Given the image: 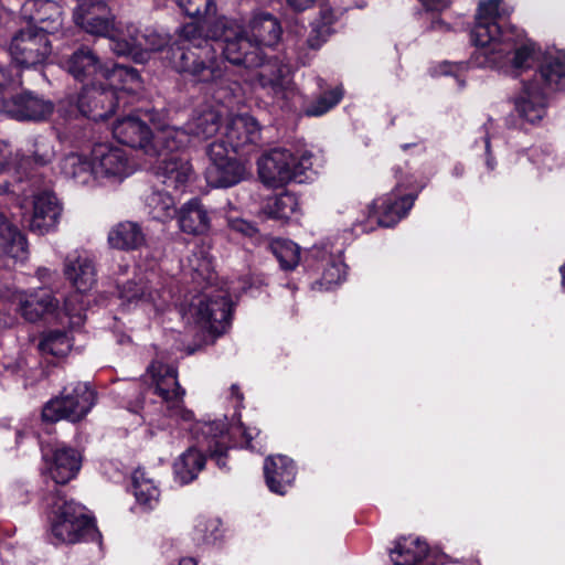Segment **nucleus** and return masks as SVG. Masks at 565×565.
<instances>
[{
	"instance_id": "obj_57",
	"label": "nucleus",
	"mask_w": 565,
	"mask_h": 565,
	"mask_svg": "<svg viewBox=\"0 0 565 565\" xmlns=\"http://www.w3.org/2000/svg\"><path fill=\"white\" fill-rule=\"evenodd\" d=\"M11 83V75L9 70L0 64V93L6 89Z\"/></svg>"
},
{
	"instance_id": "obj_48",
	"label": "nucleus",
	"mask_w": 565,
	"mask_h": 565,
	"mask_svg": "<svg viewBox=\"0 0 565 565\" xmlns=\"http://www.w3.org/2000/svg\"><path fill=\"white\" fill-rule=\"evenodd\" d=\"M331 21H317L311 24V32L308 35L307 44L310 49H319L327 40L330 34Z\"/></svg>"
},
{
	"instance_id": "obj_38",
	"label": "nucleus",
	"mask_w": 565,
	"mask_h": 565,
	"mask_svg": "<svg viewBox=\"0 0 565 565\" xmlns=\"http://www.w3.org/2000/svg\"><path fill=\"white\" fill-rule=\"evenodd\" d=\"M132 483L137 501L148 509H153L160 497V491L153 480L143 469H137L132 475Z\"/></svg>"
},
{
	"instance_id": "obj_8",
	"label": "nucleus",
	"mask_w": 565,
	"mask_h": 565,
	"mask_svg": "<svg viewBox=\"0 0 565 565\" xmlns=\"http://www.w3.org/2000/svg\"><path fill=\"white\" fill-rule=\"evenodd\" d=\"M209 163L205 168V179L213 188H230L248 177L246 164L234 156L224 140H216L206 147Z\"/></svg>"
},
{
	"instance_id": "obj_32",
	"label": "nucleus",
	"mask_w": 565,
	"mask_h": 565,
	"mask_svg": "<svg viewBox=\"0 0 565 565\" xmlns=\"http://www.w3.org/2000/svg\"><path fill=\"white\" fill-rule=\"evenodd\" d=\"M146 237L138 223L125 221L116 224L108 233V243L121 250L137 249L145 244Z\"/></svg>"
},
{
	"instance_id": "obj_55",
	"label": "nucleus",
	"mask_w": 565,
	"mask_h": 565,
	"mask_svg": "<svg viewBox=\"0 0 565 565\" xmlns=\"http://www.w3.org/2000/svg\"><path fill=\"white\" fill-rule=\"evenodd\" d=\"M316 0H287V3L295 11H305L313 6Z\"/></svg>"
},
{
	"instance_id": "obj_59",
	"label": "nucleus",
	"mask_w": 565,
	"mask_h": 565,
	"mask_svg": "<svg viewBox=\"0 0 565 565\" xmlns=\"http://www.w3.org/2000/svg\"><path fill=\"white\" fill-rule=\"evenodd\" d=\"M7 227H13L7 220V217L0 212V235L7 232Z\"/></svg>"
},
{
	"instance_id": "obj_17",
	"label": "nucleus",
	"mask_w": 565,
	"mask_h": 565,
	"mask_svg": "<svg viewBox=\"0 0 565 565\" xmlns=\"http://www.w3.org/2000/svg\"><path fill=\"white\" fill-rule=\"evenodd\" d=\"M415 199V195H402L395 189L391 193L376 199L370 205L369 216H373L380 226H393L409 212Z\"/></svg>"
},
{
	"instance_id": "obj_2",
	"label": "nucleus",
	"mask_w": 565,
	"mask_h": 565,
	"mask_svg": "<svg viewBox=\"0 0 565 565\" xmlns=\"http://www.w3.org/2000/svg\"><path fill=\"white\" fill-rule=\"evenodd\" d=\"M207 35L222 43L223 55L230 63L259 68L257 82L268 94L284 95L290 82L288 66L276 57L265 60L262 47L254 43L241 23L225 17L217 18L209 28Z\"/></svg>"
},
{
	"instance_id": "obj_3",
	"label": "nucleus",
	"mask_w": 565,
	"mask_h": 565,
	"mask_svg": "<svg viewBox=\"0 0 565 565\" xmlns=\"http://www.w3.org/2000/svg\"><path fill=\"white\" fill-rule=\"evenodd\" d=\"M214 21L186 23L179 29L180 42L168 47L167 57L178 73L193 83L220 84L225 76V64L210 43L209 28Z\"/></svg>"
},
{
	"instance_id": "obj_14",
	"label": "nucleus",
	"mask_w": 565,
	"mask_h": 565,
	"mask_svg": "<svg viewBox=\"0 0 565 565\" xmlns=\"http://www.w3.org/2000/svg\"><path fill=\"white\" fill-rule=\"evenodd\" d=\"M119 95L116 89L86 86L77 98L78 110L95 121L105 120L119 106Z\"/></svg>"
},
{
	"instance_id": "obj_46",
	"label": "nucleus",
	"mask_w": 565,
	"mask_h": 565,
	"mask_svg": "<svg viewBox=\"0 0 565 565\" xmlns=\"http://www.w3.org/2000/svg\"><path fill=\"white\" fill-rule=\"evenodd\" d=\"M189 267L193 271V279L212 280V262L203 249L194 250L188 259Z\"/></svg>"
},
{
	"instance_id": "obj_62",
	"label": "nucleus",
	"mask_w": 565,
	"mask_h": 565,
	"mask_svg": "<svg viewBox=\"0 0 565 565\" xmlns=\"http://www.w3.org/2000/svg\"><path fill=\"white\" fill-rule=\"evenodd\" d=\"M465 172V168L462 164H457L454 168L452 174L457 178L462 177Z\"/></svg>"
},
{
	"instance_id": "obj_26",
	"label": "nucleus",
	"mask_w": 565,
	"mask_h": 565,
	"mask_svg": "<svg viewBox=\"0 0 565 565\" xmlns=\"http://www.w3.org/2000/svg\"><path fill=\"white\" fill-rule=\"evenodd\" d=\"M156 175L167 188L177 190L189 182L192 175V166L188 159L179 154H170L160 159L156 168Z\"/></svg>"
},
{
	"instance_id": "obj_53",
	"label": "nucleus",
	"mask_w": 565,
	"mask_h": 565,
	"mask_svg": "<svg viewBox=\"0 0 565 565\" xmlns=\"http://www.w3.org/2000/svg\"><path fill=\"white\" fill-rule=\"evenodd\" d=\"M79 298H81L79 294H74L65 300L64 310L67 316L77 317L78 319H81V315H79L81 309L77 310L76 308L73 307V302L79 301Z\"/></svg>"
},
{
	"instance_id": "obj_25",
	"label": "nucleus",
	"mask_w": 565,
	"mask_h": 565,
	"mask_svg": "<svg viewBox=\"0 0 565 565\" xmlns=\"http://www.w3.org/2000/svg\"><path fill=\"white\" fill-rule=\"evenodd\" d=\"M198 430L202 434V443L206 444L210 457L216 461L220 468H226L225 457L228 449L230 430L225 419L202 423Z\"/></svg>"
},
{
	"instance_id": "obj_20",
	"label": "nucleus",
	"mask_w": 565,
	"mask_h": 565,
	"mask_svg": "<svg viewBox=\"0 0 565 565\" xmlns=\"http://www.w3.org/2000/svg\"><path fill=\"white\" fill-rule=\"evenodd\" d=\"M21 12L34 29L46 34L54 33L62 25L61 8L52 0H26Z\"/></svg>"
},
{
	"instance_id": "obj_61",
	"label": "nucleus",
	"mask_w": 565,
	"mask_h": 565,
	"mask_svg": "<svg viewBox=\"0 0 565 565\" xmlns=\"http://www.w3.org/2000/svg\"><path fill=\"white\" fill-rule=\"evenodd\" d=\"M232 394L237 398L238 402L243 401V394L239 392L237 385H232L231 387Z\"/></svg>"
},
{
	"instance_id": "obj_52",
	"label": "nucleus",
	"mask_w": 565,
	"mask_h": 565,
	"mask_svg": "<svg viewBox=\"0 0 565 565\" xmlns=\"http://www.w3.org/2000/svg\"><path fill=\"white\" fill-rule=\"evenodd\" d=\"M230 227L233 231L242 233L247 236L253 235L256 231L255 227L250 223H248L244 220H241V218L230 220Z\"/></svg>"
},
{
	"instance_id": "obj_64",
	"label": "nucleus",
	"mask_w": 565,
	"mask_h": 565,
	"mask_svg": "<svg viewBox=\"0 0 565 565\" xmlns=\"http://www.w3.org/2000/svg\"><path fill=\"white\" fill-rule=\"evenodd\" d=\"M444 26L447 28L446 24L443 21H440V20L434 21L431 23V29L433 30H441Z\"/></svg>"
},
{
	"instance_id": "obj_58",
	"label": "nucleus",
	"mask_w": 565,
	"mask_h": 565,
	"mask_svg": "<svg viewBox=\"0 0 565 565\" xmlns=\"http://www.w3.org/2000/svg\"><path fill=\"white\" fill-rule=\"evenodd\" d=\"M232 430H233L234 433H238V434H241V435L246 439V445H247V447H250V441H252V439H253V437H254L250 430H248L247 428H245V427L243 426V424H238L237 426L232 427Z\"/></svg>"
},
{
	"instance_id": "obj_15",
	"label": "nucleus",
	"mask_w": 565,
	"mask_h": 565,
	"mask_svg": "<svg viewBox=\"0 0 565 565\" xmlns=\"http://www.w3.org/2000/svg\"><path fill=\"white\" fill-rule=\"evenodd\" d=\"M224 137L233 152L249 153L260 141V127L249 115H237L228 118Z\"/></svg>"
},
{
	"instance_id": "obj_44",
	"label": "nucleus",
	"mask_w": 565,
	"mask_h": 565,
	"mask_svg": "<svg viewBox=\"0 0 565 565\" xmlns=\"http://www.w3.org/2000/svg\"><path fill=\"white\" fill-rule=\"evenodd\" d=\"M222 114L216 109H207L201 113L192 124V132L202 138L214 136L221 125Z\"/></svg>"
},
{
	"instance_id": "obj_24",
	"label": "nucleus",
	"mask_w": 565,
	"mask_h": 565,
	"mask_svg": "<svg viewBox=\"0 0 565 565\" xmlns=\"http://www.w3.org/2000/svg\"><path fill=\"white\" fill-rule=\"evenodd\" d=\"M296 466L292 459L282 456H269L264 462L265 481L268 489L284 495L296 479Z\"/></svg>"
},
{
	"instance_id": "obj_51",
	"label": "nucleus",
	"mask_w": 565,
	"mask_h": 565,
	"mask_svg": "<svg viewBox=\"0 0 565 565\" xmlns=\"http://www.w3.org/2000/svg\"><path fill=\"white\" fill-rule=\"evenodd\" d=\"M121 296L126 299L135 300V299H146L150 301H154L156 298L151 292H146L143 286H139L136 282H127L124 286V289L121 291Z\"/></svg>"
},
{
	"instance_id": "obj_22",
	"label": "nucleus",
	"mask_w": 565,
	"mask_h": 565,
	"mask_svg": "<svg viewBox=\"0 0 565 565\" xmlns=\"http://www.w3.org/2000/svg\"><path fill=\"white\" fill-rule=\"evenodd\" d=\"M113 135L118 142L131 148L143 149L146 153L152 150V132L146 122L135 116L116 120Z\"/></svg>"
},
{
	"instance_id": "obj_42",
	"label": "nucleus",
	"mask_w": 565,
	"mask_h": 565,
	"mask_svg": "<svg viewBox=\"0 0 565 565\" xmlns=\"http://www.w3.org/2000/svg\"><path fill=\"white\" fill-rule=\"evenodd\" d=\"M147 203L151 210V214L154 218H158V221L166 222L172 218L177 213L174 199L168 192H152L148 196Z\"/></svg>"
},
{
	"instance_id": "obj_4",
	"label": "nucleus",
	"mask_w": 565,
	"mask_h": 565,
	"mask_svg": "<svg viewBox=\"0 0 565 565\" xmlns=\"http://www.w3.org/2000/svg\"><path fill=\"white\" fill-rule=\"evenodd\" d=\"M565 89V57L546 53L542 56L534 78L524 83L515 98L520 117L535 124L545 116L550 94Z\"/></svg>"
},
{
	"instance_id": "obj_36",
	"label": "nucleus",
	"mask_w": 565,
	"mask_h": 565,
	"mask_svg": "<svg viewBox=\"0 0 565 565\" xmlns=\"http://www.w3.org/2000/svg\"><path fill=\"white\" fill-rule=\"evenodd\" d=\"M204 466L205 458L202 452L191 447L177 459L173 469L177 479L181 483L186 484L196 478Z\"/></svg>"
},
{
	"instance_id": "obj_50",
	"label": "nucleus",
	"mask_w": 565,
	"mask_h": 565,
	"mask_svg": "<svg viewBox=\"0 0 565 565\" xmlns=\"http://www.w3.org/2000/svg\"><path fill=\"white\" fill-rule=\"evenodd\" d=\"M218 525L220 522L217 520H200L195 525V531L204 542L211 543L217 539Z\"/></svg>"
},
{
	"instance_id": "obj_19",
	"label": "nucleus",
	"mask_w": 565,
	"mask_h": 565,
	"mask_svg": "<svg viewBox=\"0 0 565 565\" xmlns=\"http://www.w3.org/2000/svg\"><path fill=\"white\" fill-rule=\"evenodd\" d=\"M62 207L52 192H42L34 196L33 213L29 228L32 233L44 235L56 228Z\"/></svg>"
},
{
	"instance_id": "obj_54",
	"label": "nucleus",
	"mask_w": 565,
	"mask_h": 565,
	"mask_svg": "<svg viewBox=\"0 0 565 565\" xmlns=\"http://www.w3.org/2000/svg\"><path fill=\"white\" fill-rule=\"evenodd\" d=\"M427 10L441 11L449 7L450 0H419Z\"/></svg>"
},
{
	"instance_id": "obj_39",
	"label": "nucleus",
	"mask_w": 565,
	"mask_h": 565,
	"mask_svg": "<svg viewBox=\"0 0 565 565\" xmlns=\"http://www.w3.org/2000/svg\"><path fill=\"white\" fill-rule=\"evenodd\" d=\"M0 247L15 262H23L26 258V239L15 226L7 227V232L0 235Z\"/></svg>"
},
{
	"instance_id": "obj_13",
	"label": "nucleus",
	"mask_w": 565,
	"mask_h": 565,
	"mask_svg": "<svg viewBox=\"0 0 565 565\" xmlns=\"http://www.w3.org/2000/svg\"><path fill=\"white\" fill-rule=\"evenodd\" d=\"M170 43V35L147 28L140 32L134 24L125 26L124 35L113 46L117 55H130L138 51H161Z\"/></svg>"
},
{
	"instance_id": "obj_5",
	"label": "nucleus",
	"mask_w": 565,
	"mask_h": 565,
	"mask_svg": "<svg viewBox=\"0 0 565 565\" xmlns=\"http://www.w3.org/2000/svg\"><path fill=\"white\" fill-rule=\"evenodd\" d=\"M46 505L50 509L51 533L56 543L75 544L98 536L95 521L86 514L85 508L67 500L60 491L46 498Z\"/></svg>"
},
{
	"instance_id": "obj_28",
	"label": "nucleus",
	"mask_w": 565,
	"mask_h": 565,
	"mask_svg": "<svg viewBox=\"0 0 565 565\" xmlns=\"http://www.w3.org/2000/svg\"><path fill=\"white\" fill-rule=\"evenodd\" d=\"M82 458L71 447H58L54 450L49 465V472L56 484H65L76 477L81 469Z\"/></svg>"
},
{
	"instance_id": "obj_41",
	"label": "nucleus",
	"mask_w": 565,
	"mask_h": 565,
	"mask_svg": "<svg viewBox=\"0 0 565 565\" xmlns=\"http://www.w3.org/2000/svg\"><path fill=\"white\" fill-rule=\"evenodd\" d=\"M72 348V342L68 334L64 331H49L43 334L39 349L43 354H51L53 356H65Z\"/></svg>"
},
{
	"instance_id": "obj_23",
	"label": "nucleus",
	"mask_w": 565,
	"mask_h": 565,
	"mask_svg": "<svg viewBox=\"0 0 565 565\" xmlns=\"http://www.w3.org/2000/svg\"><path fill=\"white\" fill-rule=\"evenodd\" d=\"M64 273L78 292H85L96 282L93 256L86 250H75L65 259Z\"/></svg>"
},
{
	"instance_id": "obj_1",
	"label": "nucleus",
	"mask_w": 565,
	"mask_h": 565,
	"mask_svg": "<svg viewBox=\"0 0 565 565\" xmlns=\"http://www.w3.org/2000/svg\"><path fill=\"white\" fill-rule=\"evenodd\" d=\"M501 0L480 2L471 40L477 46L475 63L480 67H502L511 62L513 68L532 66L535 60L533 44L522 43V32L513 26L504 28L499 13Z\"/></svg>"
},
{
	"instance_id": "obj_34",
	"label": "nucleus",
	"mask_w": 565,
	"mask_h": 565,
	"mask_svg": "<svg viewBox=\"0 0 565 565\" xmlns=\"http://www.w3.org/2000/svg\"><path fill=\"white\" fill-rule=\"evenodd\" d=\"M61 172L65 178L74 180L78 184H87L94 180V167L92 158L87 159L79 153L66 154L60 163Z\"/></svg>"
},
{
	"instance_id": "obj_63",
	"label": "nucleus",
	"mask_w": 565,
	"mask_h": 565,
	"mask_svg": "<svg viewBox=\"0 0 565 565\" xmlns=\"http://www.w3.org/2000/svg\"><path fill=\"white\" fill-rule=\"evenodd\" d=\"M179 565H196V562L194 558L191 557H184L180 559Z\"/></svg>"
},
{
	"instance_id": "obj_31",
	"label": "nucleus",
	"mask_w": 565,
	"mask_h": 565,
	"mask_svg": "<svg viewBox=\"0 0 565 565\" xmlns=\"http://www.w3.org/2000/svg\"><path fill=\"white\" fill-rule=\"evenodd\" d=\"M180 228L193 235L205 233L210 228V217L206 209L198 199L186 202L179 212Z\"/></svg>"
},
{
	"instance_id": "obj_12",
	"label": "nucleus",
	"mask_w": 565,
	"mask_h": 565,
	"mask_svg": "<svg viewBox=\"0 0 565 565\" xmlns=\"http://www.w3.org/2000/svg\"><path fill=\"white\" fill-rule=\"evenodd\" d=\"M47 35L34 28L19 31L10 43L12 60L21 67H34L44 63L52 51Z\"/></svg>"
},
{
	"instance_id": "obj_18",
	"label": "nucleus",
	"mask_w": 565,
	"mask_h": 565,
	"mask_svg": "<svg viewBox=\"0 0 565 565\" xmlns=\"http://www.w3.org/2000/svg\"><path fill=\"white\" fill-rule=\"evenodd\" d=\"M94 180L103 178H119L128 175V160L124 150L107 145L97 143L90 152Z\"/></svg>"
},
{
	"instance_id": "obj_16",
	"label": "nucleus",
	"mask_w": 565,
	"mask_h": 565,
	"mask_svg": "<svg viewBox=\"0 0 565 565\" xmlns=\"http://www.w3.org/2000/svg\"><path fill=\"white\" fill-rule=\"evenodd\" d=\"M0 111L17 120H44L53 111L50 100L32 93H22L10 99H0Z\"/></svg>"
},
{
	"instance_id": "obj_40",
	"label": "nucleus",
	"mask_w": 565,
	"mask_h": 565,
	"mask_svg": "<svg viewBox=\"0 0 565 565\" xmlns=\"http://www.w3.org/2000/svg\"><path fill=\"white\" fill-rule=\"evenodd\" d=\"M343 97V87L334 88L321 93L315 100L308 103L303 108V114L308 117L322 116L340 103Z\"/></svg>"
},
{
	"instance_id": "obj_60",
	"label": "nucleus",
	"mask_w": 565,
	"mask_h": 565,
	"mask_svg": "<svg viewBox=\"0 0 565 565\" xmlns=\"http://www.w3.org/2000/svg\"><path fill=\"white\" fill-rule=\"evenodd\" d=\"M462 66L460 65H449V64H445L441 66V73L445 74V75H450V74H455V71L454 68L458 70V68H461Z\"/></svg>"
},
{
	"instance_id": "obj_21",
	"label": "nucleus",
	"mask_w": 565,
	"mask_h": 565,
	"mask_svg": "<svg viewBox=\"0 0 565 565\" xmlns=\"http://www.w3.org/2000/svg\"><path fill=\"white\" fill-rule=\"evenodd\" d=\"M13 303L26 321L36 322L46 313L55 311L58 301L49 290L41 288L32 292H17L13 296Z\"/></svg>"
},
{
	"instance_id": "obj_35",
	"label": "nucleus",
	"mask_w": 565,
	"mask_h": 565,
	"mask_svg": "<svg viewBox=\"0 0 565 565\" xmlns=\"http://www.w3.org/2000/svg\"><path fill=\"white\" fill-rule=\"evenodd\" d=\"M103 78L109 81V89L117 90L119 100L126 92H135L140 86L139 73L125 65H114L111 68L107 66V73Z\"/></svg>"
},
{
	"instance_id": "obj_10",
	"label": "nucleus",
	"mask_w": 565,
	"mask_h": 565,
	"mask_svg": "<svg viewBox=\"0 0 565 565\" xmlns=\"http://www.w3.org/2000/svg\"><path fill=\"white\" fill-rule=\"evenodd\" d=\"M190 315L203 329L222 333L231 317V300L227 291L223 289L203 291L191 303Z\"/></svg>"
},
{
	"instance_id": "obj_9",
	"label": "nucleus",
	"mask_w": 565,
	"mask_h": 565,
	"mask_svg": "<svg viewBox=\"0 0 565 565\" xmlns=\"http://www.w3.org/2000/svg\"><path fill=\"white\" fill-rule=\"evenodd\" d=\"M73 15L75 23L87 33L108 38L111 51L124 35L125 28L115 24L110 9L103 0H79Z\"/></svg>"
},
{
	"instance_id": "obj_30",
	"label": "nucleus",
	"mask_w": 565,
	"mask_h": 565,
	"mask_svg": "<svg viewBox=\"0 0 565 565\" xmlns=\"http://www.w3.org/2000/svg\"><path fill=\"white\" fill-rule=\"evenodd\" d=\"M428 554V545L418 537H401L390 556L394 565H422Z\"/></svg>"
},
{
	"instance_id": "obj_29",
	"label": "nucleus",
	"mask_w": 565,
	"mask_h": 565,
	"mask_svg": "<svg viewBox=\"0 0 565 565\" xmlns=\"http://www.w3.org/2000/svg\"><path fill=\"white\" fill-rule=\"evenodd\" d=\"M152 136V150L149 154L169 157L185 148L190 142V135L186 130L173 127L162 126Z\"/></svg>"
},
{
	"instance_id": "obj_11",
	"label": "nucleus",
	"mask_w": 565,
	"mask_h": 565,
	"mask_svg": "<svg viewBox=\"0 0 565 565\" xmlns=\"http://www.w3.org/2000/svg\"><path fill=\"white\" fill-rule=\"evenodd\" d=\"M156 383V393L167 404L168 416L184 423H191L194 419L192 411L183 406V396L185 394L179 385L177 370L161 362H153L149 366Z\"/></svg>"
},
{
	"instance_id": "obj_49",
	"label": "nucleus",
	"mask_w": 565,
	"mask_h": 565,
	"mask_svg": "<svg viewBox=\"0 0 565 565\" xmlns=\"http://www.w3.org/2000/svg\"><path fill=\"white\" fill-rule=\"evenodd\" d=\"M345 278V265L342 262H332L323 270L321 285L330 288Z\"/></svg>"
},
{
	"instance_id": "obj_47",
	"label": "nucleus",
	"mask_w": 565,
	"mask_h": 565,
	"mask_svg": "<svg viewBox=\"0 0 565 565\" xmlns=\"http://www.w3.org/2000/svg\"><path fill=\"white\" fill-rule=\"evenodd\" d=\"M56 156L54 142L46 138H38L34 142V150L32 152V161L39 167L50 164Z\"/></svg>"
},
{
	"instance_id": "obj_45",
	"label": "nucleus",
	"mask_w": 565,
	"mask_h": 565,
	"mask_svg": "<svg viewBox=\"0 0 565 565\" xmlns=\"http://www.w3.org/2000/svg\"><path fill=\"white\" fill-rule=\"evenodd\" d=\"M179 8L190 18L214 21L215 4L213 0H177Z\"/></svg>"
},
{
	"instance_id": "obj_27",
	"label": "nucleus",
	"mask_w": 565,
	"mask_h": 565,
	"mask_svg": "<svg viewBox=\"0 0 565 565\" xmlns=\"http://www.w3.org/2000/svg\"><path fill=\"white\" fill-rule=\"evenodd\" d=\"M65 67L78 81L97 76L104 77V74L107 73V65L93 50L86 46L76 50L65 62Z\"/></svg>"
},
{
	"instance_id": "obj_33",
	"label": "nucleus",
	"mask_w": 565,
	"mask_h": 565,
	"mask_svg": "<svg viewBox=\"0 0 565 565\" xmlns=\"http://www.w3.org/2000/svg\"><path fill=\"white\" fill-rule=\"evenodd\" d=\"M250 38L260 47L278 43L281 28L278 20L269 13L256 14L249 22Z\"/></svg>"
},
{
	"instance_id": "obj_6",
	"label": "nucleus",
	"mask_w": 565,
	"mask_h": 565,
	"mask_svg": "<svg viewBox=\"0 0 565 565\" xmlns=\"http://www.w3.org/2000/svg\"><path fill=\"white\" fill-rule=\"evenodd\" d=\"M257 169L260 181L269 188H281L289 182L305 183L316 174L310 153L295 157L284 148L265 152L257 160Z\"/></svg>"
},
{
	"instance_id": "obj_7",
	"label": "nucleus",
	"mask_w": 565,
	"mask_h": 565,
	"mask_svg": "<svg viewBox=\"0 0 565 565\" xmlns=\"http://www.w3.org/2000/svg\"><path fill=\"white\" fill-rule=\"evenodd\" d=\"M95 401V392L88 383H72L64 386L58 396L45 403L42 409V419L47 423H56L62 419L77 423L90 412Z\"/></svg>"
},
{
	"instance_id": "obj_43",
	"label": "nucleus",
	"mask_w": 565,
	"mask_h": 565,
	"mask_svg": "<svg viewBox=\"0 0 565 565\" xmlns=\"http://www.w3.org/2000/svg\"><path fill=\"white\" fill-rule=\"evenodd\" d=\"M270 248L285 270L294 269L300 259V252L297 244L287 239H275Z\"/></svg>"
},
{
	"instance_id": "obj_37",
	"label": "nucleus",
	"mask_w": 565,
	"mask_h": 565,
	"mask_svg": "<svg viewBox=\"0 0 565 565\" xmlns=\"http://www.w3.org/2000/svg\"><path fill=\"white\" fill-rule=\"evenodd\" d=\"M262 211L269 218L287 221L298 211V200L294 194L282 192L267 198Z\"/></svg>"
},
{
	"instance_id": "obj_56",
	"label": "nucleus",
	"mask_w": 565,
	"mask_h": 565,
	"mask_svg": "<svg viewBox=\"0 0 565 565\" xmlns=\"http://www.w3.org/2000/svg\"><path fill=\"white\" fill-rule=\"evenodd\" d=\"M9 163V151L7 143L0 140V173L4 171Z\"/></svg>"
}]
</instances>
